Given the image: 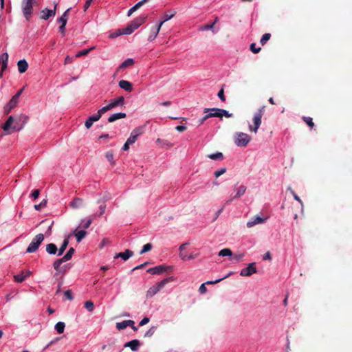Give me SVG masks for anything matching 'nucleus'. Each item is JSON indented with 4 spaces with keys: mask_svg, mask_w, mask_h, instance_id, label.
<instances>
[{
    "mask_svg": "<svg viewBox=\"0 0 352 352\" xmlns=\"http://www.w3.org/2000/svg\"><path fill=\"white\" fill-rule=\"evenodd\" d=\"M265 106H262L261 107L258 111L254 114V116H253V126L252 125H250L249 126V130L250 131H253L255 133H257L258 131V129L260 126V125L261 124V119H262V117L265 113Z\"/></svg>",
    "mask_w": 352,
    "mask_h": 352,
    "instance_id": "1",
    "label": "nucleus"
},
{
    "mask_svg": "<svg viewBox=\"0 0 352 352\" xmlns=\"http://www.w3.org/2000/svg\"><path fill=\"white\" fill-rule=\"evenodd\" d=\"M204 113H207L208 118L212 117H217L222 119L223 116L226 118H230L232 116V113H230L228 111L219 109V108H212V109H204Z\"/></svg>",
    "mask_w": 352,
    "mask_h": 352,
    "instance_id": "2",
    "label": "nucleus"
},
{
    "mask_svg": "<svg viewBox=\"0 0 352 352\" xmlns=\"http://www.w3.org/2000/svg\"><path fill=\"white\" fill-rule=\"evenodd\" d=\"M36 4V0H22L21 8L26 20L29 21L30 19L33 6Z\"/></svg>",
    "mask_w": 352,
    "mask_h": 352,
    "instance_id": "3",
    "label": "nucleus"
},
{
    "mask_svg": "<svg viewBox=\"0 0 352 352\" xmlns=\"http://www.w3.org/2000/svg\"><path fill=\"white\" fill-rule=\"evenodd\" d=\"M45 239L43 234H38L36 235L31 243H30L29 246L28 247L26 250V252L28 253H33L35 252L38 248H39L40 245L42 243Z\"/></svg>",
    "mask_w": 352,
    "mask_h": 352,
    "instance_id": "4",
    "label": "nucleus"
},
{
    "mask_svg": "<svg viewBox=\"0 0 352 352\" xmlns=\"http://www.w3.org/2000/svg\"><path fill=\"white\" fill-rule=\"evenodd\" d=\"M251 140V137L247 133L237 132L234 134V143L238 146H245Z\"/></svg>",
    "mask_w": 352,
    "mask_h": 352,
    "instance_id": "5",
    "label": "nucleus"
},
{
    "mask_svg": "<svg viewBox=\"0 0 352 352\" xmlns=\"http://www.w3.org/2000/svg\"><path fill=\"white\" fill-rule=\"evenodd\" d=\"M175 12L165 13L162 17V21H161L160 23L157 24V27L155 28L154 36H148V41H152L153 40H154L156 38L157 35L158 34L162 24L166 21L172 19L175 15Z\"/></svg>",
    "mask_w": 352,
    "mask_h": 352,
    "instance_id": "6",
    "label": "nucleus"
},
{
    "mask_svg": "<svg viewBox=\"0 0 352 352\" xmlns=\"http://www.w3.org/2000/svg\"><path fill=\"white\" fill-rule=\"evenodd\" d=\"M124 104V98L120 96L117 99L112 100L109 104L103 107V110L106 112L116 108L118 106H122Z\"/></svg>",
    "mask_w": 352,
    "mask_h": 352,
    "instance_id": "7",
    "label": "nucleus"
},
{
    "mask_svg": "<svg viewBox=\"0 0 352 352\" xmlns=\"http://www.w3.org/2000/svg\"><path fill=\"white\" fill-rule=\"evenodd\" d=\"M255 273H256V263H251L248 264L247 267L241 270L240 275L241 276H250Z\"/></svg>",
    "mask_w": 352,
    "mask_h": 352,
    "instance_id": "8",
    "label": "nucleus"
},
{
    "mask_svg": "<svg viewBox=\"0 0 352 352\" xmlns=\"http://www.w3.org/2000/svg\"><path fill=\"white\" fill-rule=\"evenodd\" d=\"M172 267L171 266H165L164 265H157L154 267L149 268L147 270V272L151 274H160L164 272H166L168 270H171Z\"/></svg>",
    "mask_w": 352,
    "mask_h": 352,
    "instance_id": "9",
    "label": "nucleus"
},
{
    "mask_svg": "<svg viewBox=\"0 0 352 352\" xmlns=\"http://www.w3.org/2000/svg\"><path fill=\"white\" fill-rule=\"evenodd\" d=\"M234 189L236 191V195L233 197L228 199L226 203V204L232 202L233 199L241 197L243 195L245 194L246 191V187L244 185H240L239 186H234Z\"/></svg>",
    "mask_w": 352,
    "mask_h": 352,
    "instance_id": "10",
    "label": "nucleus"
},
{
    "mask_svg": "<svg viewBox=\"0 0 352 352\" xmlns=\"http://www.w3.org/2000/svg\"><path fill=\"white\" fill-rule=\"evenodd\" d=\"M143 133V128L138 127L132 131L129 138L127 139L129 140V143H131L132 144L135 142L138 138Z\"/></svg>",
    "mask_w": 352,
    "mask_h": 352,
    "instance_id": "11",
    "label": "nucleus"
},
{
    "mask_svg": "<svg viewBox=\"0 0 352 352\" xmlns=\"http://www.w3.org/2000/svg\"><path fill=\"white\" fill-rule=\"evenodd\" d=\"M57 3L55 4L54 10L45 8L41 11L40 18L43 20H47L51 16H54L56 14Z\"/></svg>",
    "mask_w": 352,
    "mask_h": 352,
    "instance_id": "12",
    "label": "nucleus"
},
{
    "mask_svg": "<svg viewBox=\"0 0 352 352\" xmlns=\"http://www.w3.org/2000/svg\"><path fill=\"white\" fill-rule=\"evenodd\" d=\"M228 276H226L221 278L213 280V281H207L205 283H203L200 285L199 288V292L200 294H205L207 292V287H206V285H212L219 283L221 280L226 278Z\"/></svg>",
    "mask_w": 352,
    "mask_h": 352,
    "instance_id": "13",
    "label": "nucleus"
},
{
    "mask_svg": "<svg viewBox=\"0 0 352 352\" xmlns=\"http://www.w3.org/2000/svg\"><path fill=\"white\" fill-rule=\"evenodd\" d=\"M13 121H14V118H13V116H10L8 117V118L6 120V122L4 123V124L3 126V129L5 131L8 132V133H10L9 131L10 129H12V131L17 130V129H16V127L15 126H12Z\"/></svg>",
    "mask_w": 352,
    "mask_h": 352,
    "instance_id": "14",
    "label": "nucleus"
},
{
    "mask_svg": "<svg viewBox=\"0 0 352 352\" xmlns=\"http://www.w3.org/2000/svg\"><path fill=\"white\" fill-rule=\"evenodd\" d=\"M84 205V201L82 199L79 197H75L74 199L70 202L69 206L73 209H78L83 206Z\"/></svg>",
    "mask_w": 352,
    "mask_h": 352,
    "instance_id": "15",
    "label": "nucleus"
},
{
    "mask_svg": "<svg viewBox=\"0 0 352 352\" xmlns=\"http://www.w3.org/2000/svg\"><path fill=\"white\" fill-rule=\"evenodd\" d=\"M118 85L121 89H122L128 92H131L133 90L132 83L127 80H120L118 82Z\"/></svg>",
    "mask_w": 352,
    "mask_h": 352,
    "instance_id": "16",
    "label": "nucleus"
},
{
    "mask_svg": "<svg viewBox=\"0 0 352 352\" xmlns=\"http://www.w3.org/2000/svg\"><path fill=\"white\" fill-rule=\"evenodd\" d=\"M265 219H266L256 216L247 222V226L248 228H252L256 224L264 223Z\"/></svg>",
    "mask_w": 352,
    "mask_h": 352,
    "instance_id": "17",
    "label": "nucleus"
},
{
    "mask_svg": "<svg viewBox=\"0 0 352 352\" xmlns=\"http://www.w3.org/2000/svg\"><path fill=\"white\" fill-rule=\"evenodd\" d=\"M133 255V252L130 250H126L124 252L116 254L114 256L115 258H122L124 261H126Z\"/></svg>",
    "mask_w": 352,
    "mask_h": 352,
    "instance_id": "18",
    "label": "nucleus"
},
{
    "mask_svg": "<svg viewBox=\"0 0 352 352\" xmlns=\"http://www.w3.org/2000/svg\"><path fill=\"white\" fill-rule=\"evenodd\" d=\"M140 345V342L138 340H133L131 341L126 342L124 346L129 347L132 351H138Z\"/></svg>",
    "mask_w": 352,
    "mask_h": 352,
    "instance_id": "19",
    "label": "nucleus"
},
{
    "mask_svg": "<svg viewBox=\"0 0 352 352\" xmlns=\"http://www.w3.org/2000/svg\"><path fill=\"white\" fill-rule=\"evenodd\" d=\"M214 23H210L204 25H201L199 28V31L204 32L206 30H211L213 34H216L217 31L214 28Z\"/></svg>",
    "mask_w": 352,
    "mask_h": 352,
    "instance_id": "20",
    "label": "nucleus"
},
{
    "mask_svg": "<svg viewBox=\"0 0 352 352\" xmlns=\"http://www.w3.org/2000/svg\"><path fill=\"white\" fill-rule=\"evenodd\" d=\"M17 66H18L19 72L20 73L23 74L27 71V69L28 68V63L25 59H23V60H20L17 63Z\"/></svg>",
    "mask_w": 352,
    "mask_h": 352,
    "instance_id": "21",
    "label": "nucleus"
},
{
    "mask_svg": "<svg viewBox=\"0 0 352 352\" xmlns=\"http://www.w3.org/2000/svg\"><path fill=\"white\" fill-rule=\"evenodd\" d=\"M146 19H147L146 15H143V16L137 17L132 21L133 25H134L135 28H138L141 25H142L146 21Z\"/></svg>",
    "mask_w": 352,
    "mask_h": 352,
    "instance_id": "22",
    "label": "nucleus"
},
{
    "mask_svg": "<svg viewBox=\"0 0 352 352\" xmlns=\"http://www.w3.org/2000/svg\"><path fill=\"white\" fill-rule=\"evenodd\" d=\"M146 19H147L146 15H143V16L137 17L132 21L133 25H134L135 28H138L141 25H142L146 21Z\"/></svg>",
    "mask_w": 352,
    "mask_h": 352,
    "instance_id": "23",
    "label": "nucleus"
},
{
    "mask_svg": "<svg viewBox=\"0 0 352 352\" xmlns=\"http://www.w3.org/2000/svg\"><path fill=\"white\" fill-rule=\"evenodd\" d=\"M126 117V114L125 113H122V112L116 113L111 115L108 118V121L109 122H113L118 119L125 118Z\"/></svg>",
    "mask_w": 352,
    "mask_h": 352,
    "instance_id": "24",
    "label": "nucleus"
},
{
    "mask_svg": "<svg viewBox=\"0 0 352 352\" xmlns=\"http://www.w3.org/2000/svg\"><path fill=\"white\" fill-rule=\"evenodd\" d=\"M74 234L76 238L77 242H80L87 235V232L85 230L74 231Z\"/></svg>",
    "mask_w": 352,
    "mask_h": 352,
    "instance_id": "25",
    "label": "nucleus"
},
{
    "mask_svg": "<svg viewBox=\"0 0 352 352\" xmlns=\"http://www.w3.org/2000/svg\"><path fill=\"white\" fill-rule=\"evenodd\" d=\"M69 236H68L63 240L60 248L58 250V256L62 255L63 252L65 251L66 248H67L69 245Z\"/></svg>",
    "mask_w": 352,
    "mask_h": 352,
    "instance_id": "26",
    "label": "nucleus"
},
{
    "mask_svg": "<svg viewBox=\"0 0 352 352\" xmlns=\"http://www.w3.org/2000/svg\"><path fill=\"white\" fill-rule=\"evenodd\" d=\"M104 113H106V111L103 110V107H102L98 111L97 113L89 117V121H92L93 122H94L99 120L102 115Z\"/></svg>",
    "mask_w": 352,
    "mask_h": 352,
    "instance_id": "27",
    "label": "nucleus"
},
{
    "mask_svg": "<svg viewBox=\"0 0 352 352\" xmlns=\"http://www.w3.org/2000/svg\"><path fill=\"white\" fill-rule=\"evenodd\" d=\"M46 252L49 254H56L58 252L57 246L54 243H49L46 245Z\"/></svg>",
    "mask_w": 352,
    "mask_h": 352,
    "instance_id": "28",
    "label": "nucleus"
},
{
    "mask_svg": "<svg viewBox=\"0 0 352 352\" xmlns=\"http://www.w3.org/2000/svg\"><path fill=\"white\" fill-rule=\"evenodd\" d=\"M111 195L109 192H105L97 201L98 204H104L106 201L111 199Z\"/></svg>",
    "mask_w": 352,
    "mask_h": 352,
    "instance_id": "29",
    "label": "nucleus"
},
{
    "mask_svg": "<svg viewBox=\"0 0 352 352\" xmlns=\"http://www.w3.org/2000/svg\"><path fill=\"white\" fill-rule=\"evenodd\" d=\"M134 60L132 58H127L121 65L119 66L118 69H124L128 67L132 66L134 65Z\"/></svg>",
    "mask_w": 352,
    "mask_h": 352,
    "instance_id": "30",
    "label": "nucleus"
},
{
    "mask_svg": "<svg viewBox=\"0 0 352 352\" xmlns=\"http://www.w3.org/2000/svg\"><path fill=\"white\" fill-rule=\"evenodd\" d=\"M65 261L63 260V258H58V259H56L54 263H53V267L57 271V272H62V269L60 267V265L62 263H65Z\"/></svg>",
    "mask_w": 352,
    "mask_h": 352,
    "instance_id": "31",
    "label": "nucleus"
},
{
    "mask_svg": "<svg viewBox=\"0 0 352 352\" xmlns=\"http://www.w3.org/2000/svg\"><path fill=\"white\" fill-rule=\"evenodd\" d=\"M70 11V8H68L62 16L58 19V22L61 23V24H67L69 13Z\"/></svg>",
    "mask_w": 352,
    "mask_h": 352,
    "instance_id": "32",
    "label": "nucleus"
},
{
    "mask_svg": "<svg viewBox=\"0 0 352 352\" xmlns=\"http://www.w3.org/2000/svg\"><path fill=\"white\" fill-rule=\"evenodd\" d=\"M208 157L213 160H219L221 161L223 160V155L221 152H217L214 154H210L208 155Z\"/></svg>",
    "mask_w": 352,
    "mask_h": 352,
    "instance_id": "33",
    "label": "nucleus"
},
{
    "mask_svg": "<svg viewBox=\"0 0 352 352\" xmlns=\"http://www.w3.org/2000/svg\"><path fill=\"white\" fill-rule=\"evenodd\" d=\"M172 280V277L166 278L155 284V286L160 291L168 283Z\"/></svg>",
    "mask_w": 352,
    "mask_h": 352,
    "instance_id": "34",
    "label": "nucleus"
},
{
    "mask_svg": "<svg viewBox=\"0 0 352 352\" xmlns=\"http://www.w3.org/2000/svg\"><path fill=\"white\" fill-rule=\"evenodd\" d=\"M75 252V250L74 248H70L69 249V250L67 251V252L62 257L63 258V260L66 262V261H69L73 254H74Z\"/></svg>",
    "mask_w": 352,
    "mask_h": 352,
    "instance_id": "35",
    "label": "nucleus"
},
{
    "mask_svg": "<svg viewBox=\"0 0 352 352\" xmlns=\"http://www.w3.org/2000/svg\"><path fill=\"white\" fill-rule=\"evenodd\" d=\"M137 28H135L134 25H133V21H131L130 23H129L126 28H124L125 34H131L133 33Z\"/></svg>",
    "mask_w": 352,
    "mask_h": 352,
    "instance_id": "36",
    "label": "nucleus"
},
{
    "mask_svg": "<svg viewBox=\"0 0 352 352\" xmlns=\"http://www.w3.org/2000/svg\"><path fill=\"white\" fill-rule=\"evenodd\" d=\"M94 49H95V47L94 46L89 49H85V50H81L76 54V57L79 58V57H81L83 56H87L91 51H92Z\"/></svg>",
    "mask_w": 352,
    "mask_h": 352,
    "instance_id": "37",
    "label": "nucleus"
},
{
    "mask_svg": "<svg viewBox=\"0 0 352 352\" xmlns=\"http://www.w3.org/2000/svg\"><path fill=\"white\" fill-rule=\"evenodd\" d=\"M65 324L63 322H58L55 325V329L58 333L64 332Z\"/></svg>",
    "mask_w": 352,
    "mask_h": 352,
    "instance_id": "38",
    "label": "nucleus"
},
{
    "mask_svg": "<svg viewBox=\"0 0 352 352\" xmlns=\"http://www.w3.org/2000/svg\"><path fill=\"white\" fill-rule=\"evenodd\" d=\"M160 290L157 289V287L155 286V285H153L151 287L149 288V289L147 291V296L152 297L155 294H156Z\"/></svg>",
    "mask_w": 352,
    "mask_h": 352,
    "instance_id": "39",
    "label": "nucleus"
},
{
    "mask_svg": "<svg viewBox=\"0 0 352 352\" xmlns=\"http://www.w3.org/2000/svg\"><path fill=\"white\" fill-rule=\"evenodd\" d=\"M124 32V28L118 29L116 32L111 33L109 36L111 38H116V37H118V36H119L120 35L125 34V32Z\"/></svg>",
    "mask_w": 352,
    "mask_h": 352,
    "instance_id": "40",
    "label": "nucleus"
},
{
    "mask_svg": "<svg viewBox=\"0 0 352 352\" xmlns=\"http://www.w3.org/2000/svg\"><path fill=\"white\" fill-rule=\"evenodd\" d=\"M270 38H271V34H270V33L264 34L260 40V43L263 46L270 39Z\"/></svg>",
    "mask_w": 352,
    "mask_h": 352,
    "instance_id": "41",
    "label": "nucleus"
},
{
    "mask_svg": "<svg viewBox=\"0 0 352 352\" xmlns=\"http://www.w3.org/2000/svg\"><path fill=\"white\" fill-rule=\"evenodd\" d=\"M105 157L111 163L112 166L115 165V161L113 160V153L112 151H107L105 154Z\"/></svg>",
    "mask_w": 352,
    "mask_h": 352,
    "instance_id": "42",
    "label": "nucleus"
},
{
    "mask_svg": "<svg viewBox=\"0 0 352 352\" xmlns=\"http://www.w3.org/2000/svg\"><path fill=\"white\" fill-rule=\"evenodd\" d=\"M19 99L13 96L11 100L8 102V104H9V106H10L11 108H14L19 103Z\"/></svg>",
    "mask_w": 352,
    "mask_h": 352,
    "instance_id": "43",
    "label": "nucleus"
},
{
    "mask_svg": "<svg viewBox=\"0 0 352 352\" xmlns=\"http://www.w3.org/2000/svg\"><path fill=\"white\" fill-rule=\"evenodd\" d=\"M232 252L229 248L222 249L219 252V255L221 256H232Z\"/></svg>",
    "mask_w": 352,
    "mask_h": 352,
    "instance_id": "44",
    "label": "nucleus"
},
{
    "mask_svg": "<svg viewBox=\"0 0 352 352\" xmlns=\"http://www.w3.org/2000/svg\"><path fill=\"white\" fill-rule=\"evenodd\" d=\"M14 281L17 283H22L25 280L24 277V272H22L21 274H16L14 276Z\"/></svg>",
    "mask_w": 352,
    "mask_h": 352,
    "instance_id": "45",
    "label": "nucleus"
},
{
    "mask_svg": "<svg viewBox=\"0 0 352 352\" xmlns=\"http://www.w3.org/2000/svg\"><path fill=\"white\" fill-rule=\"evenodd\" d=\"M302 120L311 129L314 128V123L311 118L303 116Z\"/></svg>",
    "mask_w": 352,
    "mask_h": 352,
    "instance_id": "46",
    "label": "nucleus"
},
{
    "mask_svg": "<svg viewBox=\"0 0 352 352\" xmlns=\"http://www.w3.org/2000/svg\"><path fill=\"white\" fill-rule=\"evenodd\" d=\"M85 307L90 312L94 309V304L91 300H87L85 302Z\"/></svg>",
    "mask_w": 352,
    "mask_h": 352,
    "instance_id": "47",
    "label": "nucleus"
},
{
    "mask_svg": "<svg viewBox=\"0 0 352 352\" xmlns=\"http://www.w3.org/2000/svg\"><path fill=\"white\" fill-rule=\"evenodd\" d=\"M127 327V320L116 323V328L118 330H122Z\"/></svg>",
    "mask_w": 352,
    "mask_h": 352,
    "instance_id": "48",
    "label": "nucleus"
},
{
    "mask_svg": "<svg viewBox=\"0 0 352 352\" xmlns=\"http://www.w3.org/2000/svg\"><path fill=\"white\" fill-rule=\"evenodd\" d=\"M152 247H153V245H152L151 243H148L145 244L143 246V248H142V250L140 251V254H144L145 252H147L150 251L152 249Z\"/></svg>",
    "mask_w": 352,
    "mask_h": 352,
    "instance_id": "49",
    "label": "nucleus"
},
{
    "mask_svg": "<svg viewBox=\"0 0 352 352\" xmlns=\"http://www.w3.org/2000/svg\"><path fill=\"white\" fill-rule=\"evenodd\" d=\"M47 205V200L43 199L39 204H35L34 208L36 210H40L41 208H43Z\"/></svg>",
    "mask_w": 352,
    "mask_h": 352,
    "instance_id": "50",
    "label": "nucleus"
},
{
    "mask_svg": "<svg viewBox=\"0 0 352 352\" xmlns=\"http://www.w3.org/2000/svg\"><path fill=\"white\" fill-rule=\"evenodd\" d=\"M157 142L161 144L162 146H167L168 147H172L173 144H171L170 142L167 140H164L160 138H158L157 140Z\"/></svg>",
    "mask_w": 352,
    "mask_h": 352,
    "instance_id": "51",
    "label": "nucleus"
},
{
    "mask_svg": "<svg viewBox=\"0 0 352 352\" xmlns=\"http://www.w3.org/2000/svg\"><path fill=\"white\" fill-rule=\"evenodd\" d=\"M156 327H151L144 334V337H151L155 332Z\"/></svg>",
    "mask_w": 352,
    "mask_h": 352,
    "instance_id": "52",
    "label": "nucleus"
},
{
    "mask_svg": "<svg viewBox=\"0 0 352 352\" xmlns=\"http://www.w3.org/2000/svg\"><path fill=\"white\" fill-rule=\"evenodd\" d=\"M92 220L91 219H89L86 222H83V221L81 222L80 226L82 227L84 230L87 229L89 228L90 225L91 224Z\"/></svg>",
    "mask_w": 352,
    "mask_h": 352,
    "instance_id": "53",
    "label": "nucleus"
},
{
    "mask_svg": "<svg viewBox=\"0 0 352 352\" xmlns=\"http://www.w3.org/2000/svg\"><path fill=\"white\" fill-rule=\"evenodd\" d=\"M226 167H223V168H221V169L215 171L214 173V175L216 177H219V176H221V175L224 174L226 172Z\"/></svg>",
    "mask_w": 352,
    "mask_h": 352,
    "instance_id": "54",
    "label": "nucleus"
},
{
    "mask_svg": "<svg viewBox=\"0 0 352 352\" xmlns=\"http://www.w3.org/2000/svg\"><path fill=\"white\" fill-rule=\"evenodd\" d=\"M217 96L219 98V99L222 101V102H225L226 101V97H225V95H224V89H223V87H222L218 92L217 94Z\"/></svg>",
    "mask_w": 352,
    "mask_h": 352,
    "instance_id": "55",
    "label": "nucleus"
},
{
    "mask_svg": "<svg viewBox=\"0 0 352 352\" xmlns=\"http://www.w3.org/2000/svg\"><path fill=\"white\" fill-rule=\"evenodd\" d=\"M64 295L66 298V299L69 300H72L74 299V296L72 295V292L71 290L68 289V290H66L65 292H64Z\"/></svg>",
    "mask_w": 352,
    "mask_h": 352,
    "instance_id": "56",
    "label": "nucleus"
},
{
    "mask_svg": "<svg viewBox=\"0 0 352 352\" xmlns=\"http://www.w3.org/2000/svg\"><path fill=\"white\" fill-rule=\"evenodd\" d=\"M250 50L254 54H257V53H258L261 50V47H256L255 43H252L250 45Z\"/></svg>",
    "mask_w": 352,
    "mask_h": 352,
    "instance_id": "57",
    "label": "nucleus"
},
{
    "mask_svg": "<svg viewBox=\"0 0 352 352\" xmlns=\"http://www.w3.org/2000/svg\"><path fill=\"white\" fill-rule=\"evenodd\" d=\"M148 264V262H145L143 264L139 265L134 268L132 269L131 272H134L138 270L143 269L145 266H146Z\"/></svg>",
    "mask_w": 352,
    "mask_h": 352,
    "instance_id": "58",
    "label": "nucleus"
},
{
    "mask_svg": "<svg viewBox=\"0 0 352 352\" xmlns=\"http://www.w3.org/2000/svg\"><path fill=\"white\" fill-rule=\"evenodd\" d=\"M8 54L5 52L3 54H2L1 55V60H2V63H8Z\"/></svg>",
    "mask_w": 352,
    "mask_h": 352,
    "instance_id": "59",
    "label": "nucleus"
},
{
    "mask_svg": "<svg viewBox=\"0 0 352 352\" xmlns=\"http://www.w3.org/2000/svg\"><path fill=\"white\" fill-rule=\"evenodd\" d=\"M149 0H142L140 2H138V3H136L134 6L135 7V8L137 10H138L141 6H142L144 3H146Z\"/></svg>",
    "mask_w": 352,
    "mask_h": 352,
    "instance_id": "60",
    "label": "nucleus"
},
{
    "mask_svg": "<svg viewBox=\"0 0 352 352\" xmlns=\"http://www.w3.org/2000/svg\"><path fill=\"white\" fill-rule=\"evenodd\" d=\"M149 0H142L140 2H138V3H136L134 6L135 7V8L137 10H138L141 6H142L144 3H146Z\"/></svg>",
    "mask_w": 352,
    "mask_h": 352,
    "instance_id": "61",
    "label": "nucleus"
},
{
    "mask_svg": "<svg viewBox=\"0 0 352 352\" xmlns=\"http://www.w3.org/2000/svg\"><path fill=\"white\" fill-rule=\"evenodd\" d=\"M188 256L187 253L184 251L179 253V256L183 261H188Z\"/></svg>",
    "mask_w": 352,
    "mask_h": 352,
    "instance_id": "62",
    "label": "nucleus"
},
{
    "mask_svg": "<svg viewBox=\"0 0 352 352\" xmlns=\"http://www.w3.org/2000/svg\"><path fill=\"white\" fill-rule=\"evenodd\" d=\"M40 194V190L38 189L34 190L32 193V197L36 199L38 197Z\"/></svg>",
    "mask_w": 352,
    "mask_h": 352,
    "instance_id": "63",
    "label": "nucleus"
},
{
    "mask_svg": "<svg viewBox=\"0 0 352 352\" xmlns=\"http://www.w3.org/2000/svg\"><path fill=\"white\" fill-rule=\"evenodd\" d=\"M175 129L179 132H183L186 129V126L185 125H178L175 127Z\"/></svg>",
    "mask_w": 352,
    "mask_h": 352,
    "instance_id": "64",
    "label": "nucleus"
}]
</instances>
